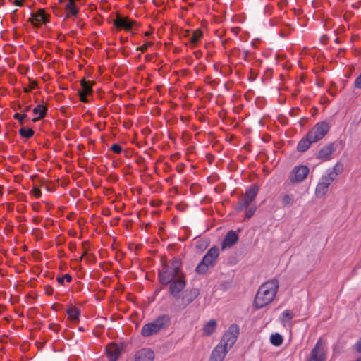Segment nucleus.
<instances>
[{"label": "nucleus", "instance_id": "1", "mask_svg": "<svg viewBox=\"0 0 361 361\" xmlns=\"http://www.w3.org/2000/svg\"><path fill=\"white\" fill-rule=\"evenodd\" d=\"M278 288L279 282L276 279L269 280L261 285L254 300L255 307L257 309H261L271 302Z\"/></svg>", "mask_w": 361, "mask_h": 361}, {"label": "nucleus", "instance_id": "2", "mask_svg": "<svg viewBox=\"0 0 361 361\" xmlns=\"http://www.w3.org/2000/svg\"><path fill=\"white\" fill-rule=\"evenodd\" d=\"M343 171V164L338 161L331 169L326 171L319 179L315 189V195L318 198L324 196L329 190V185L337 179L339 174Z\"/></svg>", "mask_w": 361, "mask_h": 361}, {"label": "nucleus", "instance_id": "3", "mask_svg": "<svg viewBox=\"0 0 361 361\" xmlns=\"http://www.w3.org/2000/svg\"><path fill=\"white\" fill-rule=\"evenodd\" d=\"M180 267L181 262L178 258H173L169 264L164 265L159 273L160 283L166 285L180 275H185Z\"/></svg>", "mask_w": 361, "mask_h": 361}, {"label": "nucleus", "instance_id": "4", "mask_svg": "<svg viewBox=\"0 0 361 361\" xmlns=\"http://www.w3.org/2000/svg\"><path fill=\"white\" fill-rule=\"evenodd\" d=\"M169 324V316L167 314L160 315L152 322L145 324L141 329V334L145 337L151 336L166 329Z\"/></svg>", "mask_w": 361, "mask_h": 361}, {"label": "nucleus", "instance_id": "5", "mask_svg": "<svg viewBox=\"0 0 361 361\" xmlns=\"http://www.w3.org/2000/svg\"><path fill=\"white\" fill-rule=\"evenodd\" d=\"M219 255V248L216 246L211 247L196 267V271L200 274L206 273L209 267L215 265Z\"/></svg>", "mask_w": 361, "mask_h": 361}, {"label": "nucleus", "instance_id": "6", "mask_svg": "<svg viewBox=\"0 0 361 361\" xmlns=\"http://www.w3.org/2000/svg\"><path fill=\"white\" fill-rule=\"evenodd\" d=\"M259 192V187L256 185H251L246 191L243 197H242L236 206V210L241 212L244 209L251 205L252 202L256 198Z\"/></svg>", "mask_w": 361, "mask_h": 361}, {"label": "nucleus", "instance_id": "7", "mask_svg": "<svg viewBox=\"0 0 361 361\" xmlns=\"http://www.w3.org/2000/svg\"><path fill=\"white\" fill-rule=\"evenodd\" d=\"M330 125L326 121L317 123L313 128L307 133L309 138L317 142L322 140L329 131Z\"/></svg>", "mask_w": 361, "mask_h": 361}, {"label": "nucleus", "instance_id": "8", "mask_svg": "<svg viewBox=\"0 0 361 361\" xmlns=\"http://www.w3.org/2000/svg\"><path fill=\"white\" fill-rule=\"evenodd\" d=\"M169 293L173 298L174 302H180V293L186 286L185 275H180L178 279H175L169 283Z\"/></svg>", "mask_w": 361, "mask_h": 361}, {"label": "nucleus", "instance_id": "9", "mask_svg": "<svg viewBox=\"0 0 361 361\" xmlns=\"http://www.w3.org/2000/svg\"><path fill=\"white\" fill-rule=\"evenodd\" d=\"M239 329L237 325L232 324L224 334L219 345L229 350L237 341Z\"/></svg>", "mask_w": 361, "mask_h": 361}, {"label": "nucleus", "instance_id": "10", "mask_svg": "<svg viewBox=\"0 0 361 361\" xmlns=\"http://www.w3.org/2000/svg\"><path fill=\"white\" fill-rule=\"evenodd\" d=\"M310 169L305 165L295 166L290 172L288 179L292 183H298L303 181L309 174Z\"/></svg>", "mask_w": 361, "mask_h": 361}, {"label": "nucleus", "instance_id": "11", "mask_svg": "<svg viewBox=\"0 0 361 361\" xmlns=\"http://www.w3.org/2000/svg\"><path fill=\"white\" fill-rule=\"evenodd\" d=\"M199 295V290L197 288H191L185 290L183 296H180V302H174L179 310L185 308L189 304L192 302Z\"/></svg>", "mask_w": 361, "mask_h": 361}, {"label": "nucleus", "instance_id": "12", "mask_svg": "<svg viewBox=\"0 0 361 361\" xmlns=\"http://www.w3.org/2000/svg\"><path fill=\"white\" fill-rule=\"evenodd\" d=\"M325 354L324 344L322 339H319L314 348L312 350L307 361H324Z\"/></svg>", "mask_w": 361, "mask_h": 361}, {"label": "nucleus", "instance_id": "13", "mask_svg": "<svg viewBox=\"0 0 361 361\" xmlns=\"http://www.w3.org/2000/svg\"><path fill=\"white\" fill-rule=\"evenodd\" d=\"M106 352L109 361H116L121 353V347L112 343L106 346Z\"/></svg>", "mask_w": 361, "mask_h": 361}, {"label": "nucleus", "instance_id": "14", "mask_svg": "<svg viewBox=\"0 0 361 361\" xmlns=\"http://www.w3.org/2000/svg\"><path fill=\"white\" fill-rule=\"evenodd\" d=\"M238 235L237 233L233 231H228L221 245V249L223 250L231 247L233 245H234L238 240Z\"/></svg>", "mask_w": 361, "mask_h": 361}, {"label": "nucleus", "instance_id": "15", "mask_svg": "<svg viewBox=\"0 0 361 361\" xmlns=\"http://www.w3.org/2000/svg\"><path fill=\"white\" fill-rule=\"evenodd\" d=\"M336 148L333 143L328 144L323 147L318 153L317 158L323 161L331 159V155L335 152Z\"/></svg>", "mask_w": 361, "mask_h": 361}, {"label": "nucleus", "instance_id": "16", "mask_svg": "<svg viewBox=\"0 0 361 361\" xmlns=\"http://www.w3.org/2000/svg\"><path fill=\"white\" fill-rule=\"evenodd\" d=\"M31 23L35 26H39L42 23H47L49 21L48 16L42 10L38 11L37 13L32 14L30 19Z\"/></svg>", "mask_w": 361, "mask_h": 361}, {"label": "nucleus", "instance_id": "17", "mask_svg": "<svg viewBox=\"0 0 361 361\" xmlns=\"http://www.w3.org/2000/svg\"><path fill=\"white\" fill-rule=\"evenodd\" d=\"M228 351L225 347L218 344L212 350L210 361H223Z\"/></svg>", "mask_w": 361, "mask_h": 361}, {"label": "nucleus", "instance_id": "18", "mask_svg": "<svg viewBox=\"0 0 361 361\" xmlns=\"http://www.w3.org/2000/svg\"><path fill=\"white\" fill-rule=\"evenodd\" d=\"M154 358V352L149 348L140 350L135 354V361H152Z\"/></svg>", "mask_w": 361, "mask_h": 361}, {"label": "nucleus", "instance_id": "19", "mask_svg": "<svg viewBox=\"0 0 361 361\" xmlns=\"http://www.w3.org/2000/svg\"><path fill=\"white\" fill-rule=\"evenodd\" d=\"M114 23L116 27L120 30L130 31L132 28L133 22L128 18H123L118 16Z\"/></svg>", "mask_w": 361, "mask_h": 361}, {"label": "nucleus", "instance_id": "20", "mask_svg": "<svg viewBox=\"0 0 361 361\" xmlns=\"http://www.w3.org/2000/svg\"><path fill=\"white\" fill-rule=\"evenodd\" d=\"M81 86L82 90L78 92L80 99L82 102L87 103L88 102L87 96L92 93V87L90 82L85 80L81 81Z\"/></svg>", "mask_w": 361, "mask_h": 361}, {"label": "nucleus", "instance_id": "21", "mask_svg": "<svg viewBox=\"0 0 361 361\" xmlns=\"http://www.w3.org/2000/svg\"><path fill=\"white\" fill-rule=\"evenodd\" d=\"M217 323L215 319H210L203 327V333L205 336L212 335L216 330Z\"/></svg>", "mask_w": 361, "mask_h": 361}, {"label": "nucleus", "instance_id": "22", "mask_svg": "<svg viewBox=\"0 0 361 361\" xmlns=\"http://www.w3.org/2000/svg\"><path fill=\"white\" fill-rule=\"evenodd\" d=\"M295 317L293 311L289 310H284L279 317L281 323L285 326L289 324L291 319Z\"/></svg>", "mask_w": 361, "mask_h": 361}, {"label": "nucleus", "instance_id": "23", "mask_svg": "<svg viewBox=\"0 0 361 361\" xmlns=\"http://www.w3.org/2000/svg\"><path fill=\"white\" fill-rule=\"evenodd\" d=\"M312 143H314V142L312 141L309 137H308V135L307 134V136L304 139H302L298 144V146H297V149L299 152H305L306 150H307L310 147V145Z\"/></svg>", "mask_w": 361, "mask_h": 361}, {"label": "nucleus", "instance_id": "24", "mask_svg": "<svg viewBox=\"0 0 361 361\" xmlns=\"http://www.w3.org/2000/svg\"><path fill=\"white\" fill-rule=\"evenodd\" d=\"M33 113L35 114L39 115L38 117L34 118L32 119L33 122H37L40 118L45 116L46 113H47V108L42 104H39L36 107H35V109H33Z\"/></svg>", "mask_w": 361, "mask_h": 361}, {"label": "nucleus", "instance_id": "25", "mask_svg": "<svg viewBox=\"0 0 361 361\" xmlns=\"http://www.w3.org/2000/svg\"><path fill=\"white\" fill-rule=\"evenodd\" d=\"M66 313L72 322H77L80 314V310L75 307L68 309Z\"/></svg>", "mask_w": 361, "mask_h": 361}, {"label": "nucleus", "instance_id": "26", "mask_svg": "<svg viewBox=\"0 0 361 361\" xmlns=\"http://www.w3.org/2000/svg\"><path fill=\"white\" fill-rule=\"evenodd\" d=\"M295 202V197L292 194H286L282 197L281 203L283 207H290Z\"/></svg>", "mask_w": 361, "mask_h": 361}, {"label": "nucleus", "instance_id": "27", "mask_svg": "<svg viewBox=\"0 0 361 361\" xmlns=\"http://www.w3.org/2000/svg\"><path fill=\"white\" fill-rule=\"evenodd\" d=\"M283 338L282 336L278 333L271 334L270 336V342L274 346H279L282 344Z\"/></svg>", "mask_w": 361, "mask_h": 361}, {"label": "nucleus", "instance_id": "28", "mask_svg": "<svg viewBox=\"0 0 361 361\" xmlns=\"http://www.w3.org/2000/svg\"><path fill=\"white\" fill-rule=\"evenodd\" d=\"M202 36V32L200 30H196L194 31L192 34V36L190 37V42L192 45H196L200 38Z\"/></svg>", "mask_w": 361, "mask_h": 361}, {"label": "nucleus", "instance_id": "29", "mask_svg": "<svg viewBox=\"0 0 361 361\" xmlns=\"http://www.w3.org/2000/svg\"><path fill=\"white\" fill-rule=\"evenodd\" d=\"M19 133L23 137L30 138L34 135V131L31 128L25 129L22 128L20 129Z\"/></svg>", "mask_w": 361, "mask_h": 361}, {"label": "nucleus", "instance_id": "30", "mask_svg": "<svg viewBox=\"0 0 361 361\" xmlns=\"http://www.w3.org/2000/svg\"><path fill=\"white\" fill-rule=\"evenodd\" d=\"M256 209L257 207L255 205H250L248 207H247V209L245 211V218H251L255 214Z\"/></svg>", "mask_w": 361, "mask_h": 361}, {"label": "nucleus", "instance_id": "31", "mask_svg": "<svg viewBox=\"0 0 361 361\" xmlns=\"http://www.w3.org/2000/svg\"><path fill=\"white\" fill-rule=\"evenodd\" d=\"M27 115L25 113H16L13 116V118L20 123V124H23V120L27 118Z\"/></svg>", "mask_w": 361, "mask_h": 361}, {"label": "nucleus", "instance_id": "32", "mask_svg": "<svg viewBox=\"0 0 361 361\" xmlns=\"http://www.w3.org/2000/svg\"><path fill=\"white\" fill-rule=\"evenodd\" d=\"M71 279L72 278H71V275L66 274H65V275H63V276H62L61 277H58L57 278V281L60 284L63 285L65 281H67V282H70L71 281Z\"/></svg>", "mask_w": 361, "mask_h": 361}, {"label": "nucleus", "instance_id": "33", "mask_svg": "<svg viewBox=\"0 0 361 361\" xmlns=\"http://www.w3.org/2000/svg\"><path fill=\"white\" fill-rule=\"evenodd\" d=\"M153 43L151 42H147L142 46L138 47L137 49L141 51L142 52H145L147 50L148 47L152 46Z\"/></svg>", "mask_w": 361, "mask_h": 361}, {"label": "nucleus", "instance_id": "34", "mask_svg": "<svg viewBox=\"0 0 361 361\" xmlns=\"http://www.w3.org/2000/svg\"><path fill=\"white\" fill-rule=\"evenodd\" d=\"M111 150L116 153V154H119L121 153V150H122V148L121 147L118 145V144H114L111 147Z\"/></svg>", "mask_w": 361, "mask_h": 361}, {"label": "nucleus", "instance_id": "35", "mask_svg": "<svg viewBox=\"0 0 361 361\" xmlns=\"http://www.w3.org/2000/svg\"><path fill=\"white\" fill-rule=\"evenodd\" d=\"M30 192L37 198L41 196V191L37 188H34Z\"/></svg>", "mask_w": 361, "mask_h": 361}, {"label": "nucleus", "instance_id": "36", "mask_svg": "<svg viewBox=\"0 0 361 361\" xmlns=\"http://www.w3.org/2000/svg\"><path fill=\"white\" fill-rule=\"evenodd\" d=\"M356 348L359 353H361V338H360V340L357 341V343L356 344Z\"/></svg>", "mask_w": 361, "mask_h": 361}, {"label": "nucleus", "instance_id": "37", "mask_svg": "<svg viewBox=\"0 0 361 361\" xmlns=\"http://www.w3.org/2000/svg\"><path fill=\"white\" fill-rule=\"evenodd\" d=\"M23 4V0H15V4L18 6H21Z\"/></svg>", "mask_w": 361, "mask_h": 361}, {"label": "nucleus", "instance_id": "38", "mask_svg": "<svg viewBox=\"0 0 361 361\" xmlns=\"http://www.w3.org/2000/svg\"><path fill=\"white\" fill-rule=\"evenodd\" d=\"M30 110V106H27L23 109V113L26 114V112L29 111Z\"/></svg>", "mask_w": 361, "mask_h": 361}, {"label": "nucleus", "instance_id": "39", "mask_svg": "<svg viewBox=\"0 0 361 361\" xmlns=\"http://www.w3.org/2000/svg\"><path fill=\"white\" fill-rule=\"evenodd\" d=\"M150 35V33H149V32H147L145 33V35H146V36H148V35Z\"/></svg>", "mask_w": 361, "mask_h": 361}, {"label": "nucleus", "instance_id": "40", "mask_svg": "<svg viewBox=\"0 0 361 361\" xmlns=\"http://www.w3.org/2000/svg\"><path fill=\"white\" fill-rule=\"evenodd\" d=\"M357 361H361V360H360V359H359V360H357Z\"/></svg>", "mask_w": 361, "mask_h": 361}]
</instances>
